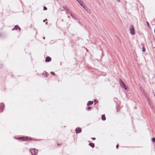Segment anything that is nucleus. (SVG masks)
Returning a JSON list of instances; mask_svg holds the SVG:
<instances>
[{
  "mask_svg": "<svg viewBox=\"0 0 155 155\" xmlns=\"http://www.w3.org/2000/svg\"><path fill=\"white\" fill-rule=\"evenodd\" d=\"M30 151L32 155H37V154L38 150L35 148L31 149Z\"/></svg>",
  "mask_w": 155,
  "mask_h": 155,
  "instance_id": "f257e3e1",
  "label": "nucleus"
},
{
  "mask_svg": "<svg viewBox=\"0 0 155 155\" xmlns=\"http://www.w3.org/2000/svg\"><path fill=\"white\" fill-rule=\"evenodd\" d=\"M130 33L132 35H134L135 34L134 31V28L133 25H131L130 28Z\"/></svg>",
  "mask_w": 155,
  "mask_h": 155,
  "instance_id": "f03ea898",
  "label": "nucleus"
},
{
  "mask_svg": "<svg viewBox=\"0 0 155 155\" xmlns=\"http://www.w3.org/2000/svg\"><path fill=\"white\" fill-rule=\"evenodd\" d=\"M120 84L122 87H123L126 90H127V88L126 85L121 80H120Z\"/></svg>",
  "mask_w": 155,
  "mask_h": 155,
  "instance_id": "7ed1b4c3",
  "label": "nucleus"
},
{
  "mask_svg": "<svg viewBox=\"0 0 155 155\" xmlns=\"http://www.w3.org/2000/svg\"><path fill=\"white\" fill-rule=\"evenodd\" d=\"M4 108V104L3 103L0 104V112H2Z\"/></svg>",
  "mask_w": 155,
  "mask_h": 155,
  "instance_id": "20e7f679",
  "label": "nucleus"
},
{
  "mask_svg": "<svg viewBox=\"0 0 155 155\" xmlns=\"http://www.w3.org/2000/svg\"><path fill=\"white\" fill-rule=\"evenodd\" d=\"M83 8H84V9L87 12V13H88V14H90L91 13V12L90 10L89 9H88L87 8V7L85 6V5L83 7Z\"/></svg>",
  "mask_w": 155,
  "mask_h": 155,
  "instance_id": "39448f33",
  "label": "nucleus"
},
{
  "mask_svg": "<svg viewBox=\"0 0 155 155\" xmlns=\"http://www.w3.org/2000/svg\"><path fill=\"white\" fill-rule=\"evenodd\" d=\"M75 131L77 134L80 133L81 132V129L79 127L75 129Z\"/></svg>",
  "mask_w": 155,
  "mask_h": 155,
  "instance_id": "423d86ee",
  "label": "nucleus"
},
{
  "mask_svg": "<svg viewBox=\"0 0 155 155\" xmlns=\"http://www.w3.org/2000/svg\"><path fill=\"white\" fill-rule=\"evenodd\" d=\"M18 139V140H21L22 141L23 140H28V137H20Z\"/></svg>",
  "mask_w": 155,
  "mask_h": 155,
  "instance_id": "0eeeda50",
  "label": "nucleus"
},
{
  "mask_svg": "<svg viewBox=\"0 0 155 155\" xmlns=\"http://www.w3.org/2000/svg\"><path fill=\"white\" fill-rule=\"evenodd\" d=\"M18 29H19V31H20L21 30V28H20L18 26V25H15L14 29H12V30H13L14 29H15V30H17Z\"/></svg>",
  "mask_w": 155,
  "mask_h": 155,
  "instance_id": "6e6552de",
  "label": "nucleus"
},
{
  "mask_svg": "<svg viewBox=\"0 0 155 155\" xmlns=\"http://www.w3.org/2000/svg\"><path fill=\"white\" fill-rule=\"evenodd\" d=\"M51 58L49 57H47L45 59V61L46 62H49L51 61Z\"/></svg>",
  "mask_w": 155,
  "mask_h": 155,
  "instance_id": "1a4fd4ad",
  "label": "nucleus"
},
{
  "mask_svg": "<svg viewBox=\"0 0 155 155\" xmlns=\"http://www.w3.org/2000/svg\"><path fill=\"white\" fill-rule=\"evenodd\" d=\"M93 103V101H89L87 102V105L88 106H89L90 105L92 104Z\"/></svg>",
  "mask_w": 155,
  "mask_h": 155,
  "instance_id": "9d476101",
  "label": "nucleus"
},
{
  "mask_svg": "<svg viewBox=\"0 0 155 155\" xmlns=\"http://www.w3.org/2000/svg\"><path fill=\"white\" fill-rule=\"evenodd\" d=\"M68 12L70 14L71 16L73 18H74L75 16L74 15L72 14L71 12H70L69 10L68 11Z\"/></svg>",
  "mask_w": 155,
  "mask_h": 155,
  "instance_id": "9b49d317",
  "label": "nucleus"
},
{
  "mask_svg": "<svg viewBox=\"0 0 155 155\" xmlns=\"http://www.w3.org/2000/svg\"><path fill=\"white\" fill-rule=\"evenodd\" d=\"M101 118L104 121L106 120V117L104 114L102 115L101 116Z\"/></svg>",
  "mask_w": 155,
  "mask_h": 155,
  "instance_id": "f8f14e48",
  "label": "nucleus"
},
{
  "mask_svg": "<svg viewBox=\"0 0 155 155\" xmlns=\"http://www.w3.org/2000/svg\"><path fill=\"white\" fill-rule=\"evenodd\" d=\"M78 3L82 7H83V6L85 5H84L83 4V1H82V0L79 2Z\"/></svg>",
  "mask_w": 155,
  "mask_h": 155,
  "instance_id": "ddd939ff",
  "label": "nucleus"
},
{
  "mask_svg": "<svg viewBox=\"0 0 155 155\" xmlns=\"http://www.w3.org/2000/svg\"><path fill=\"white\" fill-rule=\"evenodd\" d=\"M89 146H90L91 147H92V148L94 147V144L92 143H89Z\"/></svg>",
  "mask_w": 155,
  "mask_h": 155,
  "instance_id": "4468645a",
  "label": "nucleus"
},
{
  "mask_svg": "<svg viewBox=\"0 0 155 155\" xmlns=\"http://www.w3.org/2000/svg\"><path fill=\"white\" fill-rule=\"evenodd\" d=\"M43 74L44 76L47 77V75L48 74V73L45 71H44L43 73Z\"/></svg>",
  "mask_w": 155,
  "mask_h": 155,
  "instance_id": "2eb2a0df",
  "label": "nucleus"
},
{
  "mask_svg": "<svg viewBox=\"0 0 155 155\" xmlns=\"http://www.w3.org/2000/svg\"><path fill=\"white\" fill-rule=\"evenodd\" d=\"M145 51H146V49H145V47L143 46V48H142L143 51L144 52Z\"/></svg>",
  "mask_w": 155,
  "mask_h": 155,
  "instance_id": "dca6fc26",
  "label": "nucleus"
},
{
  "mask_svg": "<svg viewBox=\"0 0 155 155\" xmlns=\"http://www.w3.org/2000/svg\"><path fill=\"white\" fill-rule=\"evenodd\" d=\"M91 107H87V109L86 110H89L91 109Z\"/></svg>",
  "mask_w": 155,
  "mask_h": 155,
  "instance_id": "f3484780",
  "label": "nucleus"
},
{
  "mask_svg": "<svg viewBox=\"0 0 155 155\" xmlns=\"http://www.w3.org/2000/svg\"><path fill=\"white\" fill-rule=\"evenodd\" d=\"M152 140L153 142H155V138H153L152 139Z\"/></svg>",
  "mask_w": 155,
  "mask_h": 155,
  "instance_id": "a211bd4d",
  "label": "nucleus"
},
{
  "mask_svg": "<svg viewBox=\"0 0 155 155\" xmlns=\"http://www.w3.org/2000/svg\"><path fill=\"white\" fill-rule=\"evenodd\" d=\"M147 25L148 27L150 28V25H149V22L148 21H147Z\"/></svg>",
  "mask_w": 155,
  "mask_h": 155,
  "instance_id": "6ab92c4d",
  "label": "nucleus"
},
{
  "mask_svg": "<svg viewBox=\"0 0 155 155\" xmlns=\"http://www.w3.org/2000/svg\"><path fill=\"white\" fill-rule=\"evenodd\" d=\"M43 8H44L43 9L44 10H46L47 9V8L45 6H44Z\"/></svg>",
  "mask_w": 155,
  "mask_h": 155,
  "instance_id": "aec40b11",
  "label": "nucleus"
},
{
  "mask_svg": "<svg viewBox=\"0 0 155 155\" xmlns=\"http://www.w3.org/2000/svg\"><path fill=\"white\" fill-rule=\"evenodd\" d=\"M146 98L148 100H149V104H150V100H149V99H148V98H147V96L146 95Z\"/></svg>",
  "mask_w": 155,
  "mask_h": 155,
  "instance_id": "412c9836",
  "label": "nucleus"
},
{
  "mask_svg": "<svg viewBox=\"0 0 155 155\" xmlns=\"http://www.w3.org/2000/svg\"><path fill=\"white\" fill-rule=\"evenodd\" d=\"M51 74L53 75H54L55 74V73L53 72H51Z\"/></svg>",
  "mask_w": 155,
  "mask_h": 155,
  "instance_id": "4be33fe9",
  "label": "nucleus"
},
{
  "mask_svg": "<svg viewBox=\"0 0 155 155\" xmlns=\"http://www.w3.org/2000/svg\"><path fill=\"white\" fill-rule=\"evenodd\" d=\"M91 139L94 140H95V138H91Z\"/></svg>",
  "mask_w": 155,
  "mask_h": 155,
  "instance_id": "5701e85b",
  "label": "nucleus"
},
{
  "mask_svg": "<svg viewBox=\"0 0 155 155\" xmlns=\"http://www.w3.org/2000/svg\"><path fill=\"white\" fill-rule=\"evenodd\" d=\"M82 0H79L77 2L79 3V2L81 1Z\"/></svg>",
  "mask_w": 155,
  "mask_h": 155,
  "instance_id": "b1692460",
  "label": "nucleus"
},
{
  "mask_svg": "<svg viewBox=\"0 0 155 155\" xmlns=\"http://www.w3.org/2000/svg\"><path fill=\"white\" fill-rule=\"evenodd\" d=\"M118 144H117V145H116V148H118Z\"/></svg>",
  "mask_w": 155,
  "mask_h": 155,
  "instance_id": "393cba45",
  "label": "nucleus"
},
{
  "mask_svg": "<svg viewBox=\"0 0 155 155\" xmlns=\"http://www.w3.org/2000/svg\"><path fill=\"white\" fill-rule=\"evenodd\" d=\"M29 140H32V139H31V138H30H30H29Z\"/></svg>",
  "mask_w": 155,
  "mask_h": 155,
  "instance_id": "a878e982",
  "label": "nucleus"
},
{
  "mask_svg": "<svg viewBox=\"0 0 155 155\" xmlns=\"http://www.w3.org/2000/svg\"><path fill=\"white\" fill-rule=\"evenodd\" d=\"M117 1L119 2H120V0H117Z\"/></svg>",
  "mask_w": 155,
  "mask_h": 155,
  "instance_id": "bb28decb",
  "label": "nucleus"
},
{
  "mask_svg": "<svg viewBox=\"0 0 155 155\" xmlns=\"http://www.w3.org/2000/svg\"><path fill=\"white\" fill-rule=\"evenodd\" d=\"M154 33H155V29H154Z\"/></svg>",
  "mask_w": 155,
  "mask_h": 155,
  "instance_id": "cd10ccee",
  "label": "nucleus"
},
{
  "mask_svg": "<svg viewBox=\"0 0 155 155\" xmlns=\"http://www.w3.org/2000/svg\"><path fill=\"white\" fill-rule=\"evenodd\" d=\"M94 101L95 102V101H96V100H94Z\"/></svg>",
  "mask_w": 155,
  "mask_h": 155,
  "instance_id": "c85d7f7f",
  "label": "nucleus"
},
{
  "mask_svg": "<svg viewBox=\"0 0 155 155\" xmlns=\"http://www.w3.org/2000/svg\"><path fill=\"white\" fill-rule=\"evenodd\" d=\"M43 21H44V22H45V20H43Z\"/></svg>",
  "mask_w": 155,
  "mask_h": 155,
  "instance_id": "c756f323",
  "label": "nucleus"
},
{
  "mask_svg": "<svg viewBox=\"0 0 155 155\" xmlns=\"http://www.w3.org/2000/svg\"><path fill=\"white\" fill-rule=\"evenodd\" d=\"M46 24H47V22H46Z\"/></svg>",
  "mask_w": 155,
  "mask_h": 155,
  "instance_id": "7c9ffc66",
  "label": "nucleus"
}]
</instances>
